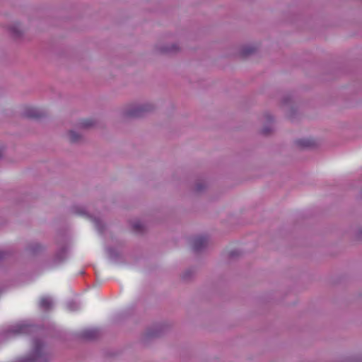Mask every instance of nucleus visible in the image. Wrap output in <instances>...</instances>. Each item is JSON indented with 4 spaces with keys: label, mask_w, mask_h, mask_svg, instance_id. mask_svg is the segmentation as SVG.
I'll return each mask as SVG.
<instances>
[{
    "label": "nucleus",
    "mask_w": 362,
    "mask_h": 362,
    "mask_svg": "<svg viewBox=\"0 0 362 362\" xmlns=\"http://www.w3.org/2000/svg\"><path fill=\"white\" fill-rule=\"evenodd\" d=\"M259 47L254 44L245 45L239 47L238 54L241 57H247L257 52Z\"/></svg>",
    "instance_id": "423d86ee"
},
{
    "label": "nucleus",
    "mask_w": 362,
    "mask_h": 362,
    "mask_svg": "<svg viewBox=\"0 0 362 362\" xmlns=\"http://www.w3.org/2000/svg\"><path fill=\"white\" fill-rule=\"evenodd\" d=\"M8 253L4 250H0V262L6 258Z\"/></svg>",
    "instance_id": "5701e85b"
},
{
    "label": "nucleus",
    "mask_w": 362,
    "mask_h": 362,
    "mask_svg": "<svg viewBox=\"0 0 362 362\" xmlns=\"http://www.w3.org/2000/svg\"><path fill=\"white\" fill-rule=\"evenodd\" d=\"M296 144L302 149L310 148L314 147L315 141L309 138H304L296 141Z\"/></svg>",
    "instance_id": "9b49d317"
},
{
    "label": "nucleus",
    "mask_w": 362,
    "mask_h": 362,
    "mask_svg": "<svg viewBox=\"0 0 362 362\" xmlns=\"http://www.w3.org/2000/svg\"><path fill=\"white\" fill-rule=\"evenodd\" d=\"M30 330V327L27 324L21 323L14 325L11 329V332L13 334H25L28 333Z\"/></svg>",
    "instance_id": "f8f14e48"
},
{
    "label": "nucleus",
    "mask_w": 362,
    "mask_h": 362,
    "mask_svg": "<svg viewBox=\"0 0 362 362\" xmlns=\"http://www.w3.org/2000/svg\"><path fill=\"white\" fill-rule=\"evenodd\" d=\"M207 187V185L204 181H198L194 185V192L197 193H201L204 192Z\"/></svg>",
    "instance_id": "dca6fc26"
},
{
    "label": "nucleus",
    "mask_w": 362,
    "mask_h": 362,
    "mask_svg": "<svg viewBox=\"0 0 362 362\" xmlns=\"http://www.w3.org/2000/svg\"><path fill=\"white\" fill-rule=\"evenodd\" d=\"M262 119L264 122V125L261 130V133L265 136L269 135L274 131L273 117L270 114L266 113L263 115Z\"/></svg>",
    "instance_id": "39448f33"
},
{
    "label": "nucleus",
    "mask_w": 362,
    "mask_h": 362,
    "mask_svg": "<svg viewBox=\"0 0 362 362\" xmlns=\"http://www.w3.org/2000/svg\"><path fill=\"white\" fill-rule=\"evenodd\" d=\"M133 228L136 231H141L144 226L140 221H136L133 223Z\"/></svg>",
    "instance_id": "aec40b11"
},
{
    "label": "nucleus",
    "mask_w": 362,
    "mask_h": 362,
    "mask_svg": "<svg viewBox=\"0 0 362 362\" xmlns=\"http://www.w3.org/2000/svg\"><path fill=\"white\" fill-rule=\"evenodd\" d=\"M68 308L70 310H76L79 308V305L76 302L71 301L68 303Z\"/></svg>",
    "instance_id": "412c9836"
},
{
    "label": "nucleus",
    "mask_w": 362,
    "mask_h": 362,
    "mask_svg": "<svg viewBox=\"0 0 362 362\" xmlns=\"http://www.w3.org/2000/svg\"><path fill=\"white\" fill-rule=\"evenodd\" d=\"M23 115L30 118H40L44 116V112L37 107H28L24 110Z\"/></svg>",
    "instance_id": "6e6552de"
},
{
    "label": "nucleus",
    "mask_w": 362,
    "mask_h": 362,
    "mask_svg": "<svg viewBox=\"0 0 362 362\" xmlns=\"http://www.w3.org/2000/svg\"><path fill=\"white\" fill-rule=\"evenodd\" d=\"M52 306V299L49 297H43L40 301V307L43 310H48Z\"/></svg>",
    "instance_id": "4468645a"
},
{
    "label": "nucleus",
    "mask_w": 362,
    "mask_h": 362,
    "mask_svg": "<svg viewBox=\"0 0 362 362\" xmlns=\"http://www.w3.org/2000/svg\"><path fill=\"white\" fill-rule=\"evenodd\" d=\"M195 273L194 269H190L185 271L182 274V278L185 280H188L191 278V276H193V274Z\"/></svg>",
    "instance_id": "6ab92c4d"
},
{
    "label": "nucleus",
    "mask_w": 362,
    "mask_h": 362,
    "mask_svg": "<svg viewBox=\"0 0 362 362\" xmlns=\"http://www.w3.org/2000/svg\"><path fill=\"white\" fill-rule=\"evenodd\" d=\"M66 251L65 248H62L56 254L54 257V261L56 262H60L66 257Z\"/></svg>",
    "instance_id": "f3484780"
},
{
    "label": "nucleus",
    "mask_w": 362,
    "mask_h": 362,
    "mask_svg": "<svg viewBox=\"0 0 362 362\" xmlns=\"http://www.w3.org/2000/svg\"><path fill=\"white\" fill-rule=\"evenodd\" d=\"M181 47L177 42L159 41L153 47V51L160 54H173L179 52Z\"/></svg>",
    "instance_id": "7ed1b4c3"
},
{
    "label": "nucleus",
    "mask_w": 362,
    "mask_h": 362,
    "mask_svg": "<svg viewBox=\"0 0 362 362\" xmlns=\"http://www.w3.org/2000/svg\"><path fill=\"white\" fill-rule=\"evenodd\" d=\"M93 125H94L93 121L91 119H83V120L81 121L78 124L77 127L79 129H88V128L93 127Z\"/></svg>",
    "instance_id": "2eb2a0df"
},
{
    "label": "nucleus",
    "mask_w": 362,
    "mask_h": 362,
    "mask_svg": "<svg viewBox=\"0 0 362 362\" xmlns=\"http://www.w3.org/2000/svg\"><path fill=\"white\" fill-rule=\"evenodd\" d=\"M156 105L151 102L133 103L126 105L122 110V116L124 118H136L152 112Z\"/></svg>",
    "instance_id": "f257e3e1"
},
{
    "label": "nucleus",
    "mask_w": 362,
    "mask_h": 362,
    "mask_svg": "<svg viewBox=\"0 0 362 362\" xmlns=\"http://www.w3.org/2000/svg\"><path fill=\"white\" fill-rule=\"evenodd\" d=\"M41 249V245L37 243H33L28 245V250L30 252H36Z\"/></svg>",
    "instance_id": "a211bd4d"
},
{
    "label": "nucleus",
    "mask_w": 362,
    "mask_h": 362,
    "mask_svg": "<svg viewBox=\"0 0 362 362\" xmlns=\"http://www.w3.org/2000/svg\"><path fill=\"white\" fill-rule=\"evenodd\" d=\"M10 35L14 38H18L22 36L23 29L18 23H12L8 28Z\"/></svg>",
    "instance_id": "0eeeda50"
},
{
    "label": "nucleus",
    "mask_w": 362,
    "mask_h": 362,
    "mask_svg": "<svg viewBox=\"0 0 362 362\" xmlns=\"http://www.w3.org/2000/svg\"><path fill=\"white\" fill-rule=\"evenodd\" d=\"M230 255H231V256H233V255H234V252H230Z\"/></svg>",
    "instance_id": "b1692460"
},
{
    "label": "nucleus",
    "mask_w": 362,
    "mask_h": 362,
    "mask_svg": "<svg viewBox=\"0 0 362 362\" xmlns=\"http://www.w3.org/2000/svg\"><path fill=\"white\" fill-rule=\"evenodd\" d=\"M51 358L50 353L44 350L42 341L35 339L33 342V351L31 355L21 358L18 362H47Z\"/></svg>",
    "instance_id": "f03ea898"
},
{
    "label": "nucleus",
    "mask_w": 362,
    "mask_h": 362,
    "mask_svg": "<svg viewBox=\"0 0 362 362\" xmlns=\"http://www.w3.org/2000/svg\"><path fill=\"white\" fill-rule=\"evenodd\" d=\"M207 245V240L204 237H196L192 240V249L199 252L204 249Z\"/></svg>",
    "instance_id": "1a4fd4ad"
},
{
    "label": "nucleus",
    "mask_w": 362,
    "mask_h": 362,
    "mask_svg": "<svg viewBox=\"0 0 362 362\" xmlns=\"http://www.w3.org/2000/svg\"><path fill=\"white\" fill-rule=\"evenodd\" d=\"M291 103V98L290 96H285L282 98V103L284 105H290Z\"/></svg>",
    "instance_id": "4be33fe9"
},
{
    "label": "nucleus",
    "mask_w": 362,
    "mask_h": 362,
    "mask_svg": "<svg viewBox=\"0 0 362 362\" xmlns=\"http://www.w3.org/2000/svg\"><path fill=\"white\" fill-rule=\"evenodd\" d=\"M67 138L71 143H79L83 140V134L81 132L71 129L67 133Z\"/></svg>",
    "instance_id": "9d476101"
},
{
    "label": "nucleus",
    "mask_w": 362,
    "mask_h": 362,
    "mask_svg": "<svg viewBox=\"0 0 362 362\" xmlns=\"http://www.w3.org/2000/svg\"><path fill=\"white\" fill-rule=\"evenodd\" d=\"M2 156V154H1V152L0 151V158H1Z\"/></svg>",
    "instance_id": "393cba45"
},
{
    "label": "nucleus",
    "mask_w": 362,
    "mask_h": 362,
    "mask_svg": "<svg viewBox=\"0 0 362 362\" xmlns=\"http://www.w3.org/2000/svg\"><path fill=\"white\" fill-rule=\"evenodd\" d=\"M72 211H73V213H74L75 214H77L79 216H83L88 218V219H90V221H92L94 223L96 228L99 231H102L103 226H102V223H101L100 220L96 217H93V216H90L86 211V209L83 206H75L73 207Z\"/></svg>",
    "instance_id": "20e7f679"
},
{
    "label": "nucleus",
    "mask_w": 362,
    "mask_h": 362,
    "mask_svg": "<svg viewBox=\"0 0 362 362\" xmlns=\"http://www.w3.org/2000/svg\"><path fill=\"white\" fill-rule=\"evenodd\" d=\"M100 334V332L98 329H90L84 330L82 332L81 336L87 339H94L97 338Z\"/></svg>",
    "instance_id": "ddd939ff"
}]
</instances>
